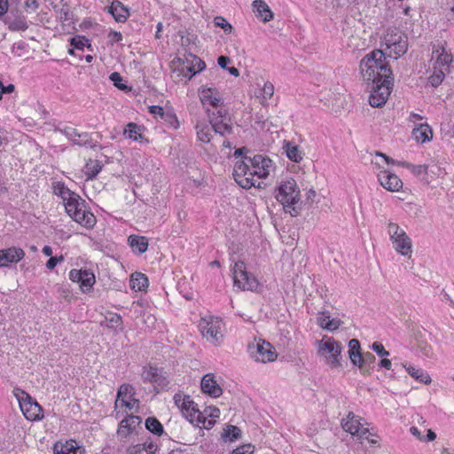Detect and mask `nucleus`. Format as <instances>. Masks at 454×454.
Instances as JSON below:
<instances>
[{"label": "nucleus", "mask_w": 454, "mask_h": 454, "mask_svg": "<svg viewBox=\"0 0 454 454\" xmlns=\"http://www.w3.org/2000/svg\"><path fill=\"white\" fill-rule=\"evenodd\" d=\"M272 160L262 154L253 157L245 156L236 161L233 169L235 181L245 189L256 186V176L258 179L266 178L272 168Z\"/></svg>", "instance_id": "obj_1"}, {"label": "nucleus", "mask_w": 454, "mask_h": 454, "mask_svg": "<svg viewBox=\"0 0 454 454\" xmlns=\"http://www.w3.org/2000/svg\"><path fill=\"white\" fill-rule=\"evenodd\" d=\"M386 56L380 50L366 54L360 62V69L364 81L374 82L390 79L392 71L386 63Z\"/></svg>", "instance_id": "obj_2"}, {"label": "nucleus", "mask_w": 454, "mask_h": 454, "mask_svg": "<svg viewBox=\"0 0 454 454\" xmlns=\"http://www.w3.org/2000/svg\"><path fill=\"white\" fill-rule=\"evenodd\" d=\"M275 198L292 216L299 215L300 211L295 205L300 200V190L294 179L290 178L282 182L276 190Z\"/></svg>", "instance_id": "obj_3"}, {"label": "nucleus", "mask_w": 454, "mask_h": 454, "mask_svg": "<svg viewBox=\"0 0 454 454\" xmlns=\"http://www.w3.org/2000/svg\"><path fill=\"white\" fill-rule=\"evenodd\" d=\"M342 345L333 337L325 336L318 341V354L325 359L326 364L332 368L341 366Z\"/></svg>", "instance_id": "obj_4"}, {"label": "nucleus", "mask_w": 454, "mask_h": 454, "mask_svg": "<svg viewBox=\"0 0 454 454\" xmlns=\"http://www.w3.org/2000/svg\"><path fill=\"white\" fill-rule=\"evenodd\" d=\"M223 326L222 318L211 315L201 317L198 325L203 337L215 344H219L223 338Z\"/></svg>", "instance_id": "obj_5"}, {"label": "nucleus", "mask_w": 454, "mask_h": 454, "mask_svg": "<svg viewBox=\"0 0 454 454\" xmlns=\"http://www.w3.org/2000/svg\"><path fill=\"white\" fill-rule=\"evenodd\" d=\"M387 232L395 250L403 256H411L412 253V242L404 230L397 223H388Z\"/></svg>", "instance_id": "obj_6"}, {"label": "nucleus", "mask_w": 454, "mask_h": 454, "mask_svg": "<svg viewBox=\"0 0 454 454\" xmlns=\"http://www.w3.org/2000/svg\"><path fill=\"white\" fill-rule=\"evenodd\" d=\"M15 395L19 400L20 407L27 419L36 421L43 418V408L27 393L21 389H15Z\"/></svg>", "instance_id": "obj_7"}, {"label": "nucleus", "mask_w": 454, "mask_h": 454, "mask_svg": "<svg viewBox=\"0 0 454 454\" xmlns=\"http://www.w3.org/2000/svg\"><path fill=\"white\" fill-rule=\"evenodd\" d=\"M209 123L215 133L225 136L232 133V124L228 111L220 107L216 110H207Z\"/></svg>", "instance_id": "obj_8"}, {"label": "nucleus", "mask_w": 454, "mask_h": 454, "mask_svg": "<svg viewBox=\"0 0 454 454\" xmlns=\"http://www.w3.org/2000/svg\"><path fill=\"white\" fill-rule=\"evenodd\" d=\"M234 286L242 290L254 291L259 283L254 276L251 275L243 262H235L231 269Z\"/></svg>", "instance_id": "obj_9"}, {"label": "nucleus", "mask_w": 454, "mask_h": 454, "mask_svg": "<svg viewBox=\"0 0 454 454\" xmlns=\"http://www.w3.org/2000/svg\"><path fill=\"white\" fill-rule=\"evenodd\" d=\"M372 91L369 98V103L372 107H381L384 106L390 95L393 78L384 79L372 82Z\"/></svg>", "instance_id": "obj_10"}, {"label": "nucleus", "mask_w": 454, "mask_h": 454, "mask_svg": "<svg viewBox=\"0 0 454 454\" xmlns=\"http://www.w3.org/2000/svg\"><path fill=\"white\" fill-rule=\"evenodd\" d=\"M248 352L256 362H272L277 358V353L270 343L262 340L250 343Z\"/></svg>", "instance_id": "obj_11"}, {"label": "nucleus", "mask_w": 454, "mask_h": 454, "mask_svg": "<svg viewBox=\"0 0 454 454\" xmlns=\"http://www.w3.org/2000/svg\"><path fill=\"white\" fill-rule=\"evenodd\" d=\"M364 419L355 415L354 412L349 411L346 419L341 421L342 428L350 433L352 435H356L360 438L369 439L371 433L367 427H364L363 423Z\"/></svg>", "instance_id": "obj_12"}, {"label": "nucleus", "mask_w": 454, "mask_h": 454, "mask_svg": "<svg viewBox=\"0 0 454 454\" xmlns=\"http://www.w3.org/2000/svg\"><path fill=\"white\" fill-rule=\"evenodd\" d=\"M385 41L387 47L398 57L403 55L408 50L407 35L397 29L387 32Z\"/></svg>", "instance_id": "obj_13"}, {"label": "nucleus", "mask_w": 454, "mask_h": 454, "mask_svg": "<svg viewBox=\"0 0 454 454\" xmlns=\"http://www.w3.org/2000/svg\"><path fill=\"white\" fill-rule=\"evenodd\" d=\"M69 278L73 282L80 284V288L83 293L90 291L95 284V276L93 272L88 270H71Z\"/></svg>", "instance_id": "obj_14"}, {"label": "nucleus", "mask_w": 454, "mask_h": 454, "mask_svg": "<svg viewBox=\"0 0 454 454\" xmlns=\"http://www.w3.org/2000/svg\"><path fill=\"white\" fill-rule=\"evenodd\" d=\"M205 67V63L199 57L191 54L186 59V63H184L178 71L186 80H190L194 74L202 71Z\"/></svg>", "instance_id": "obj_15"}, {"label": "nucleus", "mask_w": 454, "mask_h": 454, "mask_svg": "<svg viewBox=\"0 0 454 454\" xmlns=\"http://www.w3.org/2000/svg\"><path fill=\"white\" fill-rule=\"evenodd\" d=\"M200 100L203 105H210L215 109H219L223 105V98L220 92L215 88L202 86L199 90Z\"/></svg>", "instance_id": "obj_16"}, {"label": "nucleus", "mask_w": 454, "mask_h": 454, "mask_svg": "<svg viewBox=\"0 0 454 454\" xmlns=\"http://www.w3.org/2000/svg\"><path fill=\"white\" fill-rule=\"evenodd\" d=\"M62 132L73 142L74 145L79 146H89L90 148H95L97 146V145L92 142L87 132L79 133L75 129L71 127L65 128Z\"/></svg>", "instance_id": "obj_17"}, {"label": "nucleus", "mask_w": 454, "mask_h": 454, "mask_svg": "<svg viewBox=\"0 0 454 454\" xmlns=\"http://www.w3.org/2000/svg\"><path fill=\"white\" fill-rule=\"evenodd\" d=\"M378 179L382 187L390 192H398L403 187L402 180L387 170L380 171Z\"/></svg>", "instance_id": "obj_18"}, {"label": "nucleus", "mask_w": 454, "mask_h": 454, "mask_svg": "<svg viewBox=\"0 0 454 454\" xmlns=\"http://www.w3.org/2000/svg\"><path fill=\"white\" fill-rule=\"evenodd\" d=\"M25 256V252L20 247H8L0 250V267H6L10 263H16Z\"/></svg>", "instance_id": "obj_19"}, {"label": "nucleus", "mask_w": 454, "mask_h": 454, "mask_svg": "<svg viewBox=\"0 0 454 454\" xmlns=\"http://www.w3.org/2000/svg\"><path fill=\"white\" fill-rule=\"evenodd\" d=\"M61 196L65 202V208L70 217L73 216L79 209L80 206L84 205V200L74 192H70L68 189L61 192Z\"/></svg>", "instance_id": "obj_20"}, {"label": "nucleus", "mask_w": 454, "mask_h": 454, "mask_svg": "<svg viewBox=\"0 0 454 454\" xmlns=\"http://www.w3.org/2000/svg\"><path fill=\"white\" fill-rule=\"evenodd\" d=\"M431 62L433 67H438L444 69V72H449L450 64L452 62V55L445 51L444 48L433 49Z\"/></svg>", "instance_id": "obj_21"}, {"label": "nucleus", "mask_w": 454, "mask_h": 454, "mask_svg": "<svg viewBox=\"0 0 454 454\" xmlns=\"http://www.w3.org/2000/svg\"><path fill=\"white\" fill-rule=\"evenodd\" d=\"M142 422L139 416L129 415L121 421L117 434L121 438L129 435Z\"/></svg>", "instance_id": "obj_22"}, {"label": "nucleus", "mask_w": 454, "mask_h": 454, "mask_svg": "<svg viewBox=\"0 0 454 454\" xmlns=\"http://www.w3.org/2000/svg\"><path fill=\"white\" fill-rule=\"evenodd\" d=\"M201 390L212 397H218L222 395L223 389L215 380L212 373L206 374L201 380Z\"/></svg>", "instance_id": "obj_23"}, {"label": "nucleus", "mask_w": 454, "mask_h": 454, "mask_svg": "<svg viewBox=\"0 0 454 454\" xmlns=\"http://www.w3.org/2000/svg\"><path fill=\"white\" fill-rule=\"evenodd\" d=\"M253 11L255 12L256 17L262 22H268L273 19V12L270 11L269 5L262 0H254L252 4Z\"/></svg>", "instance_id": "obj_24"}, {"label": "nucleus", "mask_w": 454, "mask_h": 454, "mask_svg": "<svg viewBox=\"0 0 454 454\" xmlns=\"http://www.w3.org/2000/svg\"><path fill=\"white\" fill-rule=\"evenodd\" d=\"M72 218L81 225L86 228H91L96 223V218L92 213L85 209V205L80 206V209L73 215Z\"/></svg>", "instance_id": "obj_25"}, {"label": "nucleus", "mask_w": 454, "mask_h": 454, "mask_svg": "<svg viewBox=\"0 0 454 454\" xmlns=\"http://www.w3.org/2000/svg\"><path fill=\"white\" fill-rule=\"evenodd\" d=\"M191 406L183 407L182 414L189 420L190 423L200 427L202 413L198 409L197 404L191 399Z\"/></svg>", "instance_id": "obj_26"}, {"label": "nucleus", "mask_w": 454, "mask_h": 454, "mask_svg": "<svg viewBox=\"0 0 454 454\" xmlns=\"http://www.w3.org/2000/svg\"><path fill=\"white\" fill-rule=\"evenodd\" d=\"M376 357L371 352H364L359 358V362L355 366H357L363 375H370Z\"/></svg>", "instance_id": "obj_27"}, {"label": "nucleus", "mask_w": 454, "mask_h": 454, "mask_svg": "<svg viewBox=\"0 0 454 454\" xmlns=\"http://www.w3.org/2000/svg\"><path fill=\"white\" fill-rule=\"evenodd\" d=\"M109 12L118 22H124L129 14V10L117 0L113 1L112 4L109 6Z\"/></svg>", "instance_id": "obj_28"}, {"label": "nucleus", "mask_w": 454, "mask_h": 454, "mask_svg": "<svg viewBox=\"0 0 454 454\" xmlns=\"http://www.w3.org/2000/svg\"><path fill=\"white\" fill-rule=\"evenodd\" d=\"M128 241L133 252L138 254L145 253L148 248V240L144 236L130 235Z\"/></svg>", "instance_id": "obj_29"}, {"label": "nucleus", "mask_w": 454, "mask_h": 454, "mask_svg": "<svg viewBox=\"0 0 454 454\" xmlns=\"http://www.w3.org/2000/svg\"><path fill=\"white\" fill-rule=\"evenodd\" d=\"M412 135L418 142L425 143L433 137L432 129L427 123L419 124L412 130Z\"/></svg>", "instance_id": "obj_30"}, {"label": "nucleus", "mask_w": 454, "mask_h": 454, "mask_svg": "<svg viewBox=\"0 0 454 454\" xmlns=\"http://www.w3.org/2000/svg\"><path fill=\"white\" fill-rule=\"evenodd\" d=\"M129 286L133 291H145L148 287V278L141 272H135L130 277Z\"/></svg>", "instance_id": "obj_31"}, {"label": "nucleus", "mask_w": 454, "mask_h": 454, "mask_svg": "<svg viewBox=\"0 0 454 454\" xmlns=\"http://www.w3.org/2000/svg\"><path fill=\"white\" fill-rule=\"evenodd\" d=\"M212 127L205 121H199L196 125L197 137L202 143H209L212 138Z\"/></svg>", "instance_id": "obj_32"}, {"label": "nucleus", "mask_w": 454, "mask_h": 454, "mask_svg": "<svg viewBox=\"0 0 454 454\" xmlns=\"http://www.w3.org/2000/svg\"><path fill=\"white\" fill-rule=\"evenodd\" d=\"M54 454H81V450L75 442L57 443L54 445Z\"/></svg>", "instance_id": "obj_33"}, {"label": "nucleus", "mask_w": 454, "mask_h": 454, "mask_svg": "<svg viewBox=\"0 0 454 454\" xmlns=\"http://www.w3.org/2000/svg\"><path fill=\"white\" fill-rule=\"evenodd\" d=\"M362 354L359 340L357 339H351L348 341V357L353 365L357 364Z\"/></svg>", "instance_id": "obj_34"}, {"label": "nucleus", "mask_w": 454, "mask_h": 454, "mask_svg": "<svg viewBox=\"0 0 454 454\" xmlns=\"http://www.w3.org/2000/svg\"><path fill=\"white\" fill-rule=\"evenodd\" d=\"M284 148L286 150V156L292 161L300 162L302 160L303 153L298 145H294V143L287 142Z\"/></svg>", "instance_id": "obj_35"}, {"label": "nucleus", "mask_w": 454, "mask_h": 454, "mask_svg": "<svg viewBox=\"0 0 454 454\" xmlns=\"http://www.w3.org/2000/svg\"><path fill=\"white\" fill-rule=\"evenodd\" d=\"M102 169L100 161L89 160L83 168L84 175L87 179H93Z\"/></svg>", "instance_id": "obj_36"}, {"label": "nucleus", "mask_w": 454, "mask_h": 454, "mask_svg": "<svg viewBox=\"0 0 454 454\" xmlns=\"http://www.w3.org/2000/svg\"><path fill=\"white\" fill-rule=\"evenodd\" d=\"M141 131V126L134 122H129L124 129V135H127L128 137L133 141H141L144 138Z\"/></svg>", "instance_id": "obj_37"}, {"label": "nucleus", "mask_w": 454, "mask_h": 454, "mask_svg": "<svg viewBox=\"0 0 454 454\" xmlns=\"http://www.w3.org/2000/svg\"><path fill=\"white\" fill-rule=\"evenodd\" d=\"M407 372L416 380L421 383L428 384L431 382L430 376L421 369H416L412 366H404Z\"/></svg>", "instance_id": "obj_38"}, {"label": "nucleus", "mask_w": 454, "mask_h": 454, "mask_svg": "<svg viewBox=\"0 0 454 454\" xmlns=\"http://www.w3.org/2000/svg\"><path fill=\"white\" fill-rule=\"evenodd\" d=\"M145 427L147 430L157 435H161L163 433V427L161 423L154 417H149L146 419Z\"/></svg>", "instance_id": "obj_39"}, {"label": "nucleus", "mask_w": 454, "mask_h": 454, "mask_svg": "<svg viewBox=\"0 0 454 454\" xmlns=\"http://www.w3.org/2000/svg\"><path fill=\"white\" fill-rule=\"evenodd\" d=\"M399 166L408 168L416 176H421L427 171V165H413L406 161L399 162Z\"/></svg>", "instance_id": "obj_40"}, {"label": "nucleus", "mask_w": 454, "mask_h": 454, "mask_svg": "<svg viewBox=\"0 0 454 454\" xmlns=\"http://www.w3.org/2000/svg\"><path fill=\"white\" fill-rule=\"evenodd\" d=\"M445 74L446 72H444V69H438V67H433V74L429 77V82L431 85L437 87L439 84H441L445 77Z\"/></svg>", "instance_id": "obj_41"}, {"label": "nucleus", "mask_w": 454, "mask_h": 454, "mask_svg": "<svg viewBox=\"0 0 454 454\" xmlns=\"http://www.w3.org/2000/svg\"><path fill=\"white\" fill-rule=\"evenodd\" d=\"M135 395V389L129 384H122L117 393V400L116 403L121 401L122 397L128 398Z\"/></svg>", "instance_id": "obj_42"}, {"label": "nucleus", "mask_w": 454, "mask_h": 454, "mask_svg": "<svg viewBox=\"0 0 454 454\" xmlns=\"http://www.w3.org/2000/svg\"><path fill=\"white\" fill-rule=\"evenodd\" d=\"M262 101H261V104L264 106H266L268 104L266 103V101L270 98H272V96L274 95V85L270 82H266L263 85V87L262 88Z\"/></svg>", "instance_id": "obj_43"}, {"label": "nucleus", "mask_w": 454, "mask_h": 454, "mask_svg": "<svg viewBox=\"0 0 454 454\" xmlns=\"http://www.w3.org/2000/svg\"><path fill=\"white\" fill-rule=\"evenodd\" d=\"M159 372L158 368L150 366L149 368H144L141 376L145 382L153 383Z\"/></svg>", "instance_id": "obj_44"}, {"label": "nucleus", "mask_w": 454, "mask_h": 454, "mask_svg": "<svg viewBox=\"0 0 454 454\" xmlns=\"http://www.w3.org/2000/svg\"><path fill=\"white\" fill-rule=\"evenodd\" d=\"M168 383L169 381L167 377L161 374V372H160L153 384L155 390L159 393L160 390L166 389L168 386Z\"/></svg>", "instance_id": "obj_45"}, {"label": "nucleus", "mask_w": 454, "mask_h": 454, "mask_svg": "<svg viewBox=\"0 0 454 454\" xmlns=\"http://www.w3.org/2000/svg\"><path fill=\"white\" fill-rule=\"evenodd\" d=\"M190 400L191 397L189 395H183L181 394H176L174 395L175 404L181 410V411H183V407L191 406Z\"/></svg>", "instance_id": "obj_46"}, {"label": "nucleus", "mask_w": 454, "mask_h": 454, "mask_svg": "<svg viewBox=\"0 0 454 454\" xmlns=\"http://www.w3.org/2000/svg\"><path fill=\"white\" fill-rule=\"evenodd\" d=\"M327 322H322L321 327L324 329H326L328 331H334L338 329L340 325L341 321L337 318L331 319L330 315L326 316Z\"/></svg>", "instance_id": "obj_47"}, {"label": "nucleus", "mask_w": 454, "mask_h": 454, "mask_svg": "<svg viewBox=\"0 0 454 454\" xmlns=\"http://www.w3.org/2000/svg\"><path fill=\"white\" fill-rule=\"evenodd\" d=\"M70 44L78 50H82L85 46L90 47V44L89 43V40L85 38L84 36H76L73 37L70 40Z\"/></svg>", "instance_id": "obj_48"}, {"label": "nucleus", "mask_w": 454, "mask_h": 454, "mask_svg": "<svg viewBox=\"0 0 454 454\" xmlns=\"http://www.w3.org/2000/svg\"><path fill=\"white\" fill-rule=\"evenodd\" d=\"M224 436L229 438L231 441L237 440L240 437V429L236 426L230 425L224 431Z\"/></svg>", "instance_id": "obj_49"}, {"label": "nucleus", "mask_w": 454, "mask_h": 454, "mask_svg": "<svg viewBox=\"0 0 454 454\" xmlns=\"http://www.w3.org/2000/svg\"><path fill=\"white\" fill-rule=\"evenodd\" d=\"M216 27H222L225 34H231L232 26L223 17H215L214 20Z\"/></svg>", "instance_id": "obj_50"}, {"label": "nucleus", "mask_w": 454, "mask_h": 454, "mask_svg": "<svg viewBox=\"0 0 454 454\" xmlns=\"http://www.w3.org/2000/svg\"><path fill=\"white\" fill-rule=\"evenodd\" d=\"M109 78L114 82V85L115 87H117L118 89L122 90L127 89V86L121 82L122 77L119 73H117V72L112 73L110 74Z\"/></svg>", "instance_id": "obj_51"}, {"label": "nucleus", "mask_w": 454, "mask_h": 454, "mask_svg": "<svg viewBox=\"0 0 454 454\" xmlns=\"http://www.w3.org/2000/svg\"><path fill=\"white\" fill-rule=\"evenodd\" d=\"M372 348L380 357H387L389 356V352L385 349L384 346L380 342L374 341L372 344Z\"/></svg>", "instance_id": "obj_52"}, {"label": "nucleus", "mask_w": 454, "mask_h": 454, "mask_svg": "<svg viewBox=\"0 0 454 454\" xmlns=\"http://www.w3.org/2000/svg\"><path fill=\"white\" fill-rule=\"evenodd\" d=\"M120 402L122 406H125L129 410H132L135 406L138 407L139 404V401L134 398V396L128 398L122 397Z\"/></svg>", "instance_id": "obj_53"}, {"label": "nucleus", "mask_w": 454, "mask_h": 454, "mask_svg": "<svg viewBox=\"0 0 454 454\" xmlns=\"http://www.w3.org/2000/svg\"><path fill=\"white\" fill-rule=\"evenodd\" d=\"M149 112L153 114V115H159L160 116L161 118L164 117V110L161 106H151L149 107Z\"/></svg>", "instance_id": "obj_54"}, {"label": "nucleus", "mask_w": 454, "mask_h": 454, "mask_svg": "<svg viewBox=\"0 0 454 454\" xmlns=\"http://www.w3.org/2000/svg\"><path fill=\"white\" fill-rule=\"evenodd\" d=\"M62 260H63V257H62V256H60V257H59V258H58V257H52V256H51V258H50V259L47 261V262H46V267H47V269H49V270H53V269L56 267L57 263H58L59 261H62Z\"/></svg>", "instance_id": "obj_55"}, {"label": "nucleus", "mask_w": 454, "mask_h": 454, "mask_svg": "<svg viewBox=\"0 0 454 454\" xmlns=\"http://www.w3.org/2000/svg\"><path fill=\"white\" fill-rule=\"evenodd\" d=\"M108 322L110 324H112L113 325H116V326H119L121 325L122 323V318L120 315L118 314H113L108 319Z\"/></svg>", "instance_id": "obj_56"}, {"label": "nucleus", "mask_w": 454, "mask_h": 454, "mask_svg": "<svg viewBox=\"0 0 454 454\" xmlns=\"http://www.w3.org/2000/svg\"><path fill=\"white\" fill-rule=\"evenodd\" d=\"M410 433L419 441L425 442V437L422 435L421 432L418 429V427H411L410 428Z\"/></svg>", "instance_id": "obj_57"}, {"label": "nucleus", "mask_w": 454, "mask_h": 454, "mask_svg": "<svg viewBox=\"0 0 454 454\" xmlns=\"http://www.w3.org/2000/svg\"><path fill=\"white\" fill-rule=\"evenodd\" d=\"M0 90L4 93H12L15 90V86L13 84H9L5 86L0 80Z\"/></svg>", "instance_id": "obj_58"}, {"label": "nucleus", "mask_w": 454, "mask_h": 454, "mask_svg": "<svg viewBox=\"0 0 454 454\" xmlns=\"http://www.w3.org/2000/svg\"><path fill=\"white\" fill-rule=\"evenodd\" d=\"M231 62V59L226 56H220L217 59L218 65L222 68H227V65Z\"/></svg>", "instance_id": "obj_59"}, {"label": "nucleus", "mask_w": 454, "mask_h": 454, "mask_svg": "<svg viewBox=\"0 0 454 454\" xmlns=\"http://www.w3.org/2000/svg\"><path fill=\"white\" fill-rule=\"evenodd\" d=\"M375 154H376L377 156H380V157L383 158V159H384V160H385L387 164L391 163V164H397V165H398V163H399V162H396V161H395V160H393L392 158L388 157L387 155H386V154H384V153H380V152H376V153H375Z\"/></svg>", "instance_id": "obj_60"}, {"label": "nucleus", "mask_w": 454, "mask_h": 454, "mask_svg": "<svg viewBox=\"0 0 454 454\" xmlns=\"http://www.w3.org/2000/svg\"><path fill=\"white\" fill-rule=\"evenodd\" d=\"M248 152V149L247 147H241L235 151L234 156L236 158L241 157L240 159H243L246 155V153Z\"/></svg>", "instance_id": "obj_61"}, {"label": "nucleus", "mask_w": 454, "mask_h": 454, "mask_svg": "<svg viewBox=\"0 0 454 454\" xmlns=\"http://www.w3.org/2000/svg\"><path fill=\"white\" fill-rule=\"evenodd\" d=\"M379 366L385 368L387 370H390L392 366V363L389 359L383 357V359L380 360Z\"/></svg>", "instance_id": "obj_62"}, {"label": "nucleus", "mask_w": 454, "mask_h": 454, "mask_svg": "<svg viewBox=\"0 0 454 454\" xmlns=\"http://www.w3.org/2000/svg\"><path fill=\"white\" fill-rule=\"evenodd\" d=\"M155 449V445L150 442L146 447L145 446L141 451L145 454H153Z\"/></svg>", "instance_id": "obj_63"}, {"label": "nucleus", "mask_w": 454, "mask_h": 454, "mask_svg": "<svg viewBox=\"0 0 454 454\" xmlns=\"http://www.w3.org/2000/svg\"><path fill=\"white\" fill-rule=\"evenodd\" d=\"M25 5L28 9L36 10L38 7V4L36 0H26Z\"/></svg>", "instance_id": "obj_64"}]
</instances>
